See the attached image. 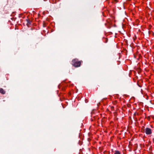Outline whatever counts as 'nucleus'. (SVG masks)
<instances>
[{"label":"nucleus","instance_id":"nucleus-1","mask_svg":"<svg viewBox=\"0 0 154 154\" xmlns=\"http://www.w3.org/2000/svg\"><path fill=\"white\" fill-rule=\"evenodd\" d=\"M72 64L75 67H79L82 62V61H79L77 59H75L72 60Z\"/></svg>","mask_w":154,"mask_h":154},{"label":"nucleus","instance_id":"nucleus-2","mask_svg":"<svg viewBox=\"0 0 154 154\" xmlns=\"http://www.w3.org/2000/svg\"><path fill=\"white\" fill-rule=\"evenodd\" d=\"M145 132L147 134H149L152 133V131L149 128H146L145 130Z\"/></svg>","mask_w":154,"mask_h":154},{"label":"nucleus","instance_id":"nucleus-3","mask_svg":"<svg viewBox=\"0 0 154 154\" xmlns=\"http://www.w3.org/2000/svg\"><path fill=\"white\" fill-rule=\"evenodd\" d=\"M0 93L2 94H5V92L3 88H0Z\"/></svg>","mask_w":154,"mask_h":154},{"label":"nucleus","instance_id":"nucleus-4","mask_svg":"<svg viewBox=\"0 0 154 154\" xmlns=\"http://www.w3.org/2000/svg\"><path fill=\"white\" fill-rule=\"evenodd\" d=\"M114 154H120V153L119 151H116L114 152Z\"/></svg>","mask_w":154,"mask_h":154}]
</instances>
